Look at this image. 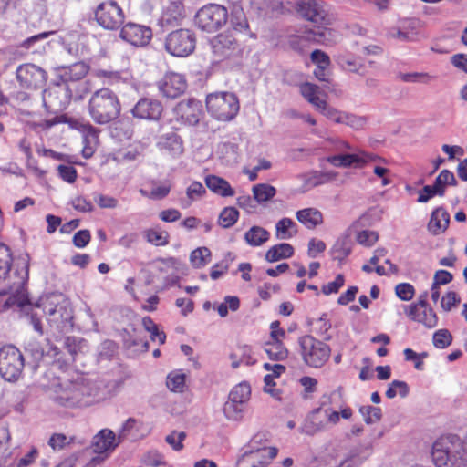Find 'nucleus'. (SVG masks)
<instances>
[{"mask_svg": "<svg viewBox=\"0 0 467 467\" xmlns=\"http://www.w3.org/2000/svg\"><path fill=\"white\" fill-rule=\"evenodd\" d=\"M4 304L5 308L17 306L22 316L31 324L34 329L42 336L44 334L42 317L58 331L72 327L73 310L69 302L62 296H52L41 300L40 303L32 304L27 298L22 284H19Z\"/></svg>", "mask_w": 467, "mask_h": 467, "instance_id": "obj_1", "label": "nucleus"}, {"mask_svg": "<svg viewBox=\"0 0 467 467\" xmlns=\"http://www.w3.org/2000/svg\"><path fill=\"white\" fill-rule=\"evenodd\" d=\"M114 385L105 379L91 380L76 373L50 388L49 397L57 406L75 409L88 407L106 398Z\"/></svg>", "mask_w": 467, "mask_h": 467, "instance_id": "obj_2", "label": "nucleus"}, {"mask_svg": "<svg viewBox=\"0 0 467 467\" xmlns=\"http://www.w3.org/2000/svg\"><path fill=\"white\" fill-rule=\"evenodd\" d=\"M431 456L437 467H467V436L449 434L432 445Z\"/></svg>", "mask_w": 467, "mask_h": 467, "instance_id": "obj_3", "label": "nucleus"}, {"mask_svg": "<svg viewBox=\"0 0 467 467\" xmlns=\"http://www.w3.org/2000/svg\"><path fill=\"white\" fill-rule=\"evenodd\" d=\"M121 105L118 95L108 88L95 91L88 101V112L93 121L108 124L119 118Z\"/></svg>", "mask_w": 467, "mask_h": 467, "instance_id": "obj_4", "label": "nucleus"}, {"mask_svg": "<svg viewBox=\"0 0 467 467\" xmlns=\"http://www.w3.org/2000/svg\"><path fill=\"white\" fill-rule=\"evenodd\" d=\"M206 108L211 115L221 121L233 119L239 111V100L232 92H216L206 98Z\"/></svg>", "mask_w": 467, "mask_h": 467, "instance_id": "obj_5", "label": "nucleus"}, {"mask_svg": "<svg viewBox=\"0 0 467 467\" xmlns=\"http://www.w3.org/2000/svg\"><path fill=\"white\" fill-rule=\"evenodd\" d=\"M298 344L302 358L309 367L315 368H321L330 357V347L313 336L306 335L299 337Z\"/></svg>", "mask_w": 467, "mask_h": 467, "instance_id": "obj_6", "label": "nucleus"}, {"mask_svg": "<svg viewBox=\"0 0 467 467\" xmlns=\"http://www.w3.org/2000/svg\"><path fill=\"white\" fill-rule=\"evenodd\" d=\"M25 359L21 351L13 345L0 348V375L9 382L16 381L22 375Z\"/></svg>", "mask_w": 467, "mask_h": 467, "instance_id": "obj_7", "label": "nucleus"}, {"mask_svg": "<svg viewBox=\"0 0 467 467\" xmlns=\"http://www.w3.org/2000/svg\"><path fill=\"white\" fill-rule=\"evenodd\" d=\"M164 46L166 51L174 57H188L195 49L196 36L190 29H176L167 35Z\"/></svg>", "mask_w": 467, "mask_h": 467, "instance_id": "obj_8", "label": "nucleus"}, {"mask_svg": "<svg viewBox=\"0 0 467 467\" xmlns=\"http://www.w3.org/2000/svg\"><path fill=\"white\" fill-rule=\"evenodd\" d=\"M228 20L227 9L216 4L202 7L195 16V24L202 31L215 32L222 28Z\"/></svg>", "mask_w": 467, "mask_h": 467, "instance_id": "obj_9", "label": "nucleus"}, {"mask_svg": "<svg viewBox=\"0 0 467 467\" xmlns=\"http://www.w3.org/2000/svg\"><path fill=\"white\" fill-rule=\"evenodd\" d=\"M71 98L69 87L55 79L54 87L44 91L43 104L48 113L57 114L67 109Z\"/></svg>", "mask_w": 467, "mask_h": 467, "instance_id": "obj_10", "label": "nucleus"}, {"mask_svg": "<svg viewBox=\"0 0 467 467\" xmlns=\"http://www.w3.org/2000/svg\"><path fill=\"white\" fill-rule=\"evenodd\" d=\"M95 18L99 26L109 30L118 29L124 22L122 9L115 1L102 2L95 11Z\"/></svg>", "mask_w": 467, "mask_h": 467, "instance_id": "obj_11", "label": "nucleus"}, {"mask_svg": "<svg viewBox=\"0 0 467 467\" xmlns=\"http://www.w3.org/2000/svg\"><path fill=\"white\" fill-rule=\"evenodd\" d=\"M210 46L218 62L238 57L242 53L239 43L230 34L217 35L210 40Z\"/></svg>", "mask_w": 467, "mask_h": 467, "instance_id": "obj_12", "label": "nucleus"}, {"mask_svg": "<svg viewBox=\"0 0 467 467\" xmlns=\"http://www.w3.org/2000/svg\"><path fill=\"white\" fill-rule=\"evenodd\" d=\"M295 10L305 20L314 25L329 24L324 3L319 0H296Z\"/></svg>", "mask_w": 467, "mask_h": 467, "instance_id": "obj_13", "label": "nucleus"}, {"mask_svg": "<svg viewBox=\"0 0 467 467\" xmlns=\"http://www.w3.org/2000/svg\"><path fill=\"white\" fill-rule=\"evenodd\" d=\"M16 80L25 89L42 88L47 81V72L35 64H23L16 68Z\"/></svg>", "mask_w": 467, "mask_h": 467, "instance_id": "obj_14", "label": "nucleus"}, {"mask_svg": "<svg viewBox=\"0 0 467 467\" xmlns=\"http://www.w3.org/2000/svg\"><path fill=\"white\" fill-rule=\"evenodd\" d=\"M158 88L163 97L174 99L185 92L187 82L182 74L169 72L158 82Z\"/></svg>", "mask_w": 467, "mask_h": 467, "instance_id": "obj_15", "label": "nucleus"}, {"mask_svg": "<svg viewBox=\"0 0 467 467\" xmlns=\"http://www.w3.org/2000/svg\"><path fill=\"white\" fill-rule=\"evenodd\" d=\"M327 24H316L312 28H306L302 37L318 45L332 46L340 38L339 33L327 26Z\"/></svg>", "mask_w": 467, "mask_h": 467, "instance_id": "obj_16", "label": "nucleus"}, {"mask_svg": "<svg viewBox=\"0 0 467 467\" xmlns=\"http://www.w3.org/2000/svg\"><path fill=\"white\" fill-rule=\"evenodd\" d=\"M280 326L279 321H274L271 323V340L267 341L265 344L264 349L265 353L268 355L269 358L272 360H284L288 356V350L284 346L283 342L280 340V337H284L285 336V332L284 329L275 330V327Z\"/></svg>", "mask_w": 467, "mask_h": 467, "instance_id": "obj_17", "label": "nucleus"}, {"mask_svg": "<svg viewBox=\"0 0 467 467\" xmlns=\"http://www.w3.org/2000/svg\"><path fill=\"white\" fill-rule=\"evenodd\" d=\"M163 111L161 101L151 98L140 99L131 109L134 118L140 119L158 120Z\"/></svg>", "mask_w": 467, "mask_h": 467, "instance_id": "obj_18", "label": "nucleus"}, {"mask_svg": "<svg viewBox=\"0 0 467 467\" xmlns=\"http://www.w3.org/2000/svg\"><path fill=\"white\" fill-rule=\"evenodd\" d=\"M119 36L123 40L133 46L142 47L150 42L152 32L148 26L128 23L122 27Z\"/></svg>", "mask_w": 467, "mask_h": 467, "instance_id": "obj_19", "label": "nucleus"}, {"mask_svg": "<svg viewBox=\"0 0 467 467\" xmlns=\"http://www.w3.org/2000/svg\"><path fill=\"white\" fill-rule=\"evenodd\" d=\"M89 67L84 62H77L69 66L55 68L56 79L64 85L82 79L88 72Z\"/></svg>", "mask_w": 467, "mask_h": 467, "instance_id": "obj_20", "label": "nucleus"}, {"mask_svg": "<svg viewBox=\"0 0 467 467\" xmlns=\"http://www.w3.org/2000/svg\"><path fill=\"white\" fill-rule=\"evenodd\" d=\"M121 441L109 429H103L93 437L91 448L95 453L112 451Z\"/></svg>", "mask_w": 467, "mask_h": 467, "instance_id": "obj_21", "label": "nucleus"}, {"mask_svg": "<svg viewBox=\"0 0 467 467\" xmlns=\"http://www.w3.org/2000/svg\"><path fill=\"white\" fill-rule=\"evenodd\" d=\"M407 316L413 321L423 324L425 327L431 328L437 326L438 317L436 313L431 307L417 309L416 306H408L406 309Z\"/></svg>", "mask_w": 467, "mask_h": 467, "instance_id": "obj_22", "label": "nucleus"}, {"mask_svg": "<svg viewBox=\"0 0 467 467\" xmlns=\"http://www.w3.org/2000/svg\"><path fill=\"white\" fill-rule=\"evenodd\" d=\"M178 105L182 119L191 125L199 123L202 115V105L200 101L190 99L187 101H181Z\"/></svg>", "mask_w": 467, "mask_h": 467, "instance_id": "obj_23", "label": "nucleus"}, {"mask_svg": "<svg viewBox=\"0 0 467 467\" xmlns=\"http://www.w3.org/2000/svg\"><path fill=\"white\" fill-rule=\"evenodd\" d=\"M450 214L443 207L436 208L431 215L428 223L429 231L434 235L443 233L449 226Z\"/></svg>", "mask_w": 467, "mask_h": 467, "instance_id": "obj_24", "label": "nucleus"}, {"mask_svg": "<svg viewBox=\"0 0 467 467\" xmlns=\"http://www.w3.org/2000/svg\"><path fill=\"white\" fill-rule=\"evenodd\" d=\"M327 161L335 167L348 168L353 166L361 168L368 162V160H365L360 154L346 153L329 156Z\"/></svg>", "mask_w": 467, "mask_h": 467, "instance_id": "obj_25", "label": "nucleus"}, {"mask_svg": "<svg viewBox=\"0 0 467 467\" xmlns=\"http://www.w3.org/2000/svg\"><path fill=\"white\" fill-rule=\"evenodd\" d=\"M205 184L213 193L222 197L234 196L235 193L226 180L216 175L206 176Z\"/></svg>", "mask_w": 467, "mask_h": 467, "instance_id": "obj_26", "label": "nucleus"}, {"mask_svg": "<svg viewBox=\"0 0 467 467\" xmlns=\"http://www.w3.org/2000/svg\"><path fill=\"white\" fill-rule=\"evenodd\" d=\"M296 219L308 229L323 223V214L316 208H305L296 212Z\"/></svg>", "mask_w": 467, "mask_h": 467, "instance_id": "obj_27", "label": "nucleus"}, {"mask_svg": "<svg viewBox=\"0 0 467 467\" xmlns=\"http://www.w3.org/2000/svg\"><path fill=\"white\" fill-rule=\"evenodd\" d=\"M183 5L181 2H171L164 11L161 23L162 26H172L183 18Z\"/></svg>", "mask_w": 467, "mask_h": 467, "instance_id": "obj_28", "label": "nucleus"}, {"mask_svg": "<svg viewBox=\"0 0 467 467\" xmlns=\"http://www.w3.org/2000/svg\"><path fill=\"white\" fill-rule=\"evenodd\" d=\"M336 177L335 172H320V171H311L300 176V178L304 182V186L306 189H310L321 184H324L327 182L334 180Z\"/></svg>", "mask_w": 467, "mask_h": 467, "instance_id": "obj_29", "label": "nucleus"}, {"mask_svg": "<svg viewBox=\"0 0 467 467\" xmlns=\"http://www.w3.org/2000/svg\"><path fill=\"white\" fill-rule=\"evenodd\" d=\"M294 254V248L291 244L282 243L272 246L265 254V260L274 263L282 259H287Z\"/></svg>", "mask_w": 467, "mask_h": 467, "instance_id": "obj_30", "label": "nucleus"}, {"mask_svg": "<svg viewBox=\"0 0 467 467\" xmlns=\"http://www.w3.org/2000/svg\"><path fill=\"white\" fill-rule=\"evenodd\" d=\"M159 145L172 155H180L183 151L182 141L178 134L170 132L160 138Z\"/></svg>", "mask_w": 467, "mask_h": 467, "instance_id": "obj_31", "label": "nucleus"}, {"mask_svg": "<svg viewBox=\"0 0 467 467\" xmlns=\"http://www.w3.org/2000/svg\"><path fill=\"white\" fill-rule=\"evenodd\" d=\"M270 234L261 226H253L244 234V240L251 246H260L268 241Z\"/></svg>", "mask_w": 467, "mask_h": 467, "instance_id": "obj_32", "label": "nucleus"}, {"mask_svg": "<svg viewBox=\"0 0 467 467\" xmlns=\"http://www.w3.org/2000/svg\"><path fill=\"white\" fill-rule=\"evenodd\" d=\"M337 62L340 66V67L348 72L357 73L362 75L361 69L364 67V65L360 58L356 57L352 55H338L337 57Z\"/></svg>", "mask_w": 467, "mask_h": 467, "instance_id": "obj_33", "label": "nucleus"}, {"mask_svg": "<svg viewBox=\"0 0 467 467\" xmlns=\"http://www.w3.org/2000/svg\"><path fill=\"white\" fill-rule=\"evenodd\" d=\"M352 250V243L348 236L338 238L331 249V254L334 260L342 262L348 257Z\"/></svg>", "mask_w": 467, "mask_h": 467, "instance_id": "obj_34", "label": "nucleus"}, {"mask_svg": "<svg viewBox=\"0 0 467 467\" xmlns=\"http://www.w3.org/2000/svg\"><path fill=\"white\" fill-rule=\"evenodd\" d=\"M296 227V223L290 218L279 220L275 224L276 238L281 240L292 238L296 234V230L292 231Z\"/></svg>", "mask_w": 467, "mask_h": 467, "instance_id": "obj_35", "label": "nucleus"}, {"mask_svg": "<svg viewBox=\"0 0 467 467\" xmlns=\"http://www.w3.org/2000/svg\"><path fill=\"white\" fill-rule=\"evenodd\" d=\"M276 193V189L267 183H258L253 186V194L258 203L271 200Z\"/></svg>", "mask_w": 467, "mask_h": 467, "instance_id": "obj_36", "label": "nucleus"}, {"mask_svg": "<svg viewBox=\"0 0 467 467\" xmlns=\"http://www.w3.org/2000/svg\"><path fill=\"white\" fill-rule=\"evenodd\" d=\"M12 261L13 257L10 248L4 243H0V281L5 280L8 275Z\"/></svg>", "mask_w": 467, "mask_h": 467, "instance_id": "obj_37", "label": "nucleus"}, {"mask_svg": "<svg viewBox=\"0 0 467 467\" xmlns=\"http://www.w3.org/2000/svg\"><path fill=\"white\" fill-rule=\"evenodd\" d=\"M230 22L233 28L239 32L245 31L249 26L246 16L239 5L234 6L231 12Z\"/></svg>", "mask_w": 467, "mask_h": 467, "instance_id": "obj_38", "label": "nucleus"}, {"mask_svg": "<svg viewBox=\"0 0 467 467\" xmlns=\"http://www.w3.org/2000/svg\"><path fill=\"white\" fill-rule=\"evenodd\" d=\"M251 395V388L247 383H240L236 385L230 392L228 400L235 403L245 404Z\"/></svg>", "mask_w": 467, "mask_h": 467, "instance_id": "obj_39", "label": "nucleus"}, {"mask_svg": "<svg viewBox=\"0 0 467 467\" xmlns=\"http://www.w3.org/2000/svg\"><path fill=\"white\" fill-rule=\"evenodd\" d=\"M239 218V212L236 208L229 206L222 210L218 217V224L224 229L232 227Z\"/></svg>", "mask_w": 467, "mask_h": 467, "instance_id": "obj_40", "label": "nucleus"}, {"mask_svg": "<svg viewBox=\"0 0 467 467\" xmlns=\"http://www.w3.org/2000/svg\"><path fill=\"white\" fill-rule=\"evenodd\" d=\"M321 411V408L315 409L307 420L303 426V431L307 435H314L319 431H322L326 428V424L322 421H317L316 416Z\"/></svg>", "mask_w": 467, "mask_h": 467, "instance_id": "obj_41", "label": "nucleus"}, {"mask_svg": "<svg viewBox=\"0 0 467 467\" xmlns=\"http://www.w3.org/2000/svg\"><path fill=\"white\" fill-rule=\"evenodd\" d=\"M140 423L134 418H129L122 425L119 432V440L135 439L140 430Z\"/></svg>", "mask_w": 467, "mask_h": 467, "instance_id": "obj_42", "label": "nucleus"}, {"mask_svg": "<svg viewBox=\"0 0 467 467\" xmlns=\"http://www.w3.org/2000/svg\"><path fill=\"white\" fill-rule=\"evenodd\" d=\"M211 255L207 247H199L191 253L190 260L195 268H201L210 261Z\"/></svg>", "mask_w": 467, "mask_h": 467, "instance_id": "obj_43", "label": "nucleus"}, {"mask_svg": "<svg viewBox=\"0 0 467 467\" xmlns=\"http://www.w3.org/2000/svg\"><path fill=\"white\" fill-rule=\"evenodd\" d=\"M124 344L127 348L139 347L141 351L145 352L149 349L148 341L139 337L135 327H132L131 332L126 330V336H124Z\"/></svg>", "mask_w": 467, "mask_h": 467, "instance_id": "obj_44", "label": "nucleus"}, {"mask_svg": "<svg viewBox=\"0 0 467 467\" xmlns=\"http://www.w3.org/2000/svg\"><path fill=\"white\" fill-rule=\"evenodd\" d=\"M244 404L228 400L223 406V413L228 420H240L243 418Z\"/></svg>", "mask_w": 467, "mask_h": 467, "instance_id": "obj_45", "label": "nucleus"}, {"mask_svg": "<svg viewBox=\"0 0 467 467\" xmlns=\"http://www.w3.org/2000/svg\"><path fill=\"white\" fill-rule=\"evenodd\" d=\"M359 412L368 425L379 421L382 418L381 409L371 405L361 406Z\"/></svg>", "mask_w": 467, "mask_h": 467, "instance_id": "obj_46", "label": "nucleus"}, {"mask_svg": "<svg viewBox=\"0 0 467 467\" xmlns=\"http://www.w3.org/2000/svg\"><path fill=\"white\" fill-rule=\"evenodd\" d=\"M433 345L438 348H445L452 342V336L451 332L446 329H439L433 334Z\"/></svg>", "mask_w": 467, "mask_h": 467, "instance_id": "obj_47", "label": "nucleus"}, {"mask_svg": "<svg viewBox=\"0 0 467 467\" xmlns=\"http://www.w3.org/2000/svg\"><path fill=\"white\" fill-rule=\"evenodd\" d=\"M240 307V300L237 296H227L224 298V302L221 303L217 311L220 317H225L228 315V310L236 311Z\"/></svg>", "mask_w": 467, "mask_h": 467, "instance_id": "obj_48", "label": "nucleus"}, {"mask_svg": "<svg viewBox=\"0 0 467 467\" xmlns=\"http://www.w3.org/2000/svg\"><path fill=\"white\" fill-rule=\"evenodd\" d=\"M167 387L172 391H182L185 384V375L183 373L171 372L167 377Z\"/></svg>", "mask_w": 467, "mask_h": 467, "instance_id": "obj_49", "label": "nucleus"}, {"mask_svg": "<svg viewBox=\"0 0 467 467\" xmlns=\"http://www.w3.org/2000/svg\"><path fill=\"white\" fill-rule=\"evenodd\" d=\"M147 241L155 245H165L168 244L169 234L166 232H159L156 230H148L145 232Z\"/></svg>", "mask_w": 467, "mask_h": 467, "instance_id": "obj_50", "label": "nucleus"}, {"mask_svg": "<svg viewBox=\"0 0 467 467\" xmlns=\"http://www.w3.org/2000/svg\"><path fill=\"white\" fill-rule=\"evenodd\" d=\"M395 292L400 299L409 301L413 297L415 289L413 285L409 283H401L396 285Z\"/></svg>", "mask_w": 467, "mask_h": 467, "instance_id": "obj_51", "label": "nucleus"}, {"mask_svg": "<svg viewBox=\"0 0 467 467\" xmlns=\"http://www.w3.org/2000/svg\"><path fill=\"white\" fill-rule=\"evenodd\" d=\"M344 275L338 274L333 282L327 283L322 286V293L326 296L336 294L344 285Z\"/></svg>", "mask_w": 467, "mask_h": 467, "instance_id": "obj_52", "label": "nucleus"}, {"mask_svg": "<svg viewBox=\"0 0 467 467\" xmlns=\"http://www.w3.org/2000/svg\"><path fill=\"white\" fill-rule=\"evenodd\" d=\"M378 233L369 230L361 231L357 235L358 243L365 246L373 245L378 241Z\"/></svg>", "mask_w": 467, "mask_h": 467, "instance_id": "obj_53", "label": "nucleus"}, {"mask_svg": "<svg viewBox=\"0 0 467 467\" xmlns=\"http://www.w3.org/2000/svg\"><path fill=\"white\" fill-rule=\"evenodd\" d=\"M461 302V298L454 291H450L441 298V306L444 311H451Z\"/></svg>", "mask_w": 467, "mask_h": 467, "instance_id": "obj_54", "label": "nucleus"}, {"mask_svg": "<svg viewBox=\"0 0 467 467\" xmlns=\"http://www.w3.org/2000/svg\"><path fill=\"white\" fill-rule=\"evenodd\" d=\"M311 61L317 65V67H327L330 65V57L322 50L316 49L310 55Z\"/></svg>", "mask_w": 467, "mask_h": 467, "instance_id": "obj_55", "label": "nucleus"}, {"mask_svg": "<svg viewBox=\"0 0 467 467\" xmlns=\"http://www.w3.org/2000/svg\"><path fill=\"white\" fill-rule=\"evenodd\" d=\"M205 192V188L201 182H193L191 183L186 191L187 197L190 199L188 205H190L191 202L195 200L196 197H202Z\"/></svg>", "mask_w": 467, "mask_h": 467, "instance_id": "obj_56", "label": "nucleus"}, {"mask_svg": "<svg viewBox=\"0 0 467 467\" xmlns=\"http://www.w3.org/2000/svg\"><path fill=\"white\" fill-rule=\"evenodd\" d=\"M171 185L169 182H165L162 185L152 188L150 192L149 198L152 200H162L171 192Z\"/></svg>", "mask_w": 467, "mask_h": 467, "instance_id": "obj_57", "label": "nucleus"}, {"mask_svg": "<svg viewBox=\"0 0 467 467\" xmlns=\"http://www.w3.org/2000/svg\"><path fill=\"white\" fill-rule=\"evenodd\" d=\"M186 434L183 431L176 432L173 431L166 437V441L169 443L175 451H180L182 449V441L185 439Z\"/></svg>", "mask_w": 467, "mask_h": 467, "instance_id": "obj_58", "label": "nucleus"}, {"mask_svg": "<svg viewBox=\"0 0 467 467\" xmlns=\"http://www.w3.org/2000/svg\"><path fill=\"white\" fill-rule=\"evenodd\" d=\"M91 235L88 230H80L73 236V244L78 248L85 247L90 241Z\"/></svg>", "mask_w": 467, "mask_h": 467, "instance_id": "obj_59", "label": "nucleus"}, {"mask_svg": "<svg viewBox=\"0 0 467 467\" xmlns=\"http://www.w3.org/2000/svg\"><path fill=\"white\" fill-rule=\"evenodd\" d=\"M58 172L60 177L69 183H73L77 179V171L72 166L59 165Z\"/></svg>", "mask_w": 467, "mask_h": 467, "instance_id": "obj_60", "label": "nucleus"}, {"mask_svg": "<svg viewBox=\"0 0 467 467\" xmlns=\"http://www.w3.org/2000/svg\"><path fill=\"white\" fill-rule=\"evenodd\" d=\"M337 120H338V123H344V124H347V125L356 128V129L362 127V125L364 124L363 119H361L356 115L348 114V113H345V112L342 116V119H337Z\"/></svg>", "mask_w": 467, "mask_h": 467, "instance_id": "obj_61", "label": "nucleus"}, {"mask_svg": "<svg viewBox=\"0 0 467 467\" xmlns=\"http://www.w3.org/2000/svg\"><path fill=\"white\" fill-rule=\"evenodd\" d=\"M71 204L74 209L82 212H91L93 211V205L90 202L87 201L84 197L78 196L71 201Z\"/></svg>", "mask_w": 467, "mask_h": 467, "instance_id": "obj_62", "label": "nucleus"}, {"mask_svg": "<svg viewBox=\"0 0 467 467\" xmlns=\"http://www.w3.org/2000/svg\"><path fill=\"white\" fill-rule=\"evenodd\" d=\"M438 195V192H436L434 188V184L432 185H425L423 188L419 191V197L417 202H427L430 199Z\"/></svg>", "mask_w": 467, "mask_h": 467, "instance_id": "obj_63", "label": "nucleus"}, {"mask_svg": "<svg viewBox=\"0 0 467 467\" xmlns=\"http://www.w3.org/2000/svg\"><path fill=\"white\" fill-rule=\"evenodd\" d=\"M318 89V87L311 84V83H305L300 87V92L301 95L308 101H312L314 98L317 97V91Z\"/></svg>", "mask_w": 467, "mask_h": 467, "instance_id": "obj_64", "label": "nucleus"}]
</instances>
